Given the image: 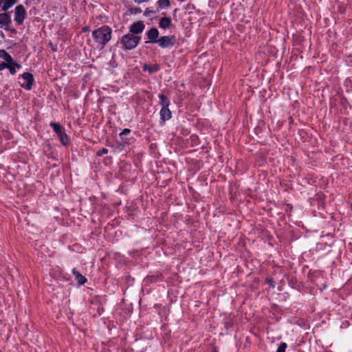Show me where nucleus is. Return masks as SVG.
Instances as JSON below:
<instances>
[{
    "label": "nucleus",
    "instance_id": "nucleus-17",
    "mask_svg": "<svg viewBox=\"0 0 352 352\" xmlns=\"http://www.w3.org/2000/svg\"><path fill=\"white\" fill-rule=\"evenodd\" d=\"M157 3L161 8H168L170 6V0H158Z\"/></svg>",
    "mask_w": 352,
    "mask_h": 352
},
{
    "label": "nucleus",
    "instance_id": "nucleus-14",
    "mask_svg": "<svg viewBox=\"0 0 352 352\" xmlns=\"http://www.w3.org/2000/svg\"><path fill=\"white\" fill-rule=\"evenodd\" d=\"M0 58H3L8 63H12V58L4 50H0Z\"/></svg>",
    "mask_w": 352,
    "mask_h": 352
},
{
    "label": "nucleus",
    "instance_id": "nucleus-23",
    "mask_svg": "<svg viewBox=\"0 0 352 352\" xmlns=\"http://www.w3.org/2000/svg\"><path fill=\"white\" fill-rule=\"evenodd\" d=\"M149 0H134V1L138 4L140 3H144V2H147Z\"/></svg>",
    "mask_w": 352,
    "mask_h": 352
},
{
    "label": "nucleus",
    "instance_id": "nucleus-6",
    "mask_svg": "<svg viewBox=\"0 0 352 352\" xmlns=\"http://www.w3.org/2000/svg\"><path fill=\"white\" fill-rule=\"evenodd\" d=\"M155 43H157L160 47L166 48L174 45L176 43V38L174 36H164L155 41Z\"/></svg>",
    "mask_w": 352,
    "mask_h": 352
},
{
    "label": "nucleus",
    "instance_id": "nucleus-18",
    "mask_svg": "<svg viewBox=\"0 0 352 352\" xmlns=\"http://www.w3.org/2000/svg\"><path fill=\"white\" fill-rule=\"evenodd\" d=\"M286 348H287V344L285 342H283L279 345L276 352H285Z\"/></svg>",
    "mask_w": 352,
    "mask_h": 352
},
{
    "label": "nucleus",
    "instance_id": "nucleus-22",
    "mask_svg": "<svg viewBox=\"0 0 352 352\" xmlns=\"http://www.w3.org/2000/svg\"><path fill=\"white\" fill-rule=\"evenodd\" d=\"M130 133V130L128 129H124L122 132L120 134V136H122L124 135L129 134Z\"/></svg>",
    "mask_w": 352,
    "mask_h": 352
},
{
    "label": "nucleus",
    "instance_id": "nucleus-12",
    "mask_svg": "<svg viewBox=\"0 0 352 352\" xmlns=\"http://www.w3.org/2000/svg\"><path fill=\"white\" fill-rule=\"evenodd\" d=\"M73 274L75 276L76 280L80 285H83L86 283L87 279L84 276H82L78 271L76 269L73 270Z\"/></svg>",
    "mask_w": 352,
    "mask_h": 352
},
{
    "label": "nucleus",
    "instance_id": "nucleus-10",
    "mask_svg": "<svg viewBox=\"0 0 352 352\" xmlns=\"http://www.w3.org/2000/svg\"><path fill=\"white\" fill-rule=\"evenodd\" d=\"M171 25V19L169 17H162L159 22V26L162 29H167Z\"/></svg>",
    "mask_w": 352,
    "mask_h": 352
},
{
    "label": "nucleus",
    "instance_id": "nucleus-7",
    "mask_svg": "<svg viewBox=\"0 0 352 352\" xmlns=\"http://www.w3.org/2000/svg\"><path fill=\"white\" fill-rule=\"evenodd\" d=\"M12 22L11 16L9 12L6 11L0 14V28H4L6 30L10 29V25Z\"/></svg>",
    "mask_w": 352,
    "mask_h": 352
},
{
    "label": "nucleus",
    "instance_id": "nucleus-24",
    "mask_svg": "<svg viewBox=\"0 0 352 352\" xmlns=\"http://www.w3.org/2000/svg\"><path fill=\"white\" fill-rule=\"evenodd\" d=\"M89 27H87V26H86V27H84V28H82V31H83V32L89 31Z\"/></svg>",
    "mask_w": 352,
    "mask_h": 352
},
{
    "label": "nucleus",
    "instance_id": "nucleus-1",
    "mask_svg": "<svg viewBox=\"0 0 352 352\" xmlns=\"http://www.w3.org/2000/svg\"><path fill=\"white\" fill-rule=\"evenodd\" d=\"M92 36L97 43L104 46L111 38V29L107 25H103L94 30Z\"/></svg>",
    "mask_w": 352,
    "mask_h": 352
},
{
    "label": "nucleus",
    "instance_id": "nucleus-4",
    "mask_svg": "<svg viewBox=\"0 0 352 352\" xmlns=\"http://www.w3.org/2000/svg\"><path fill=\"white\" fill-rule=\"evenodd\" d=\"M27 16L26 10L23 5H19L14 10V21L18 25H21Z\"/></svg>",
    "mask_w": 352,
    "mask_h": 352
},
{
    "label": "nucleus",
    "instance_id": "nucleus-11",
    "mask_svg": "<svg viewBox=\"0 0 352 352\" xmlns=\"http://www.w3.org/2000/svg\"><path fill=\"white\" fill-rule=\"evenodd\" d=\"M159 32L158 30L153 28H151L148 32L147 36L148 38L151 40V42L155 43V41H157V38L158 37Z\"/></svg>",
    "mask_w": 352,
    "mask_h": 352
},
{
    "label": "nucleus",
    "instance_id": "nucleus-2",
    "mask_svg": "<svg viewBox=\"0 0 352 352\" xmlns=\"http://www.w3.org/2000/svg\"><path fill=\"white\" fill-rule=\"evenodd\" d=\"M140 39V36H135L133 34H127L122 37L120 43L123 49L132 50L138 45Z\"/></svg>",
    "mask_w": 352,
    "mask_h": 352
},
{
    "label": "nucleus",
    "instance_id": "nucleus-16",
    "mask_svg": "<svg viewBox=\"0 0 352 352\" xmlns=\"http://www.w3.org/2000/svg\"><path fill=\"white\" fill-rule=\"evenodd\" d=\"M21 65L18 63H13V60L12 61V63H8V68L10 70V72L11 74H14L16 73V68H20Z\"/></svg>",
    "mask_w": 352,
    "mask_h": 352
},
{
    "label": "nucleus",
    "instance_id": "nucleus-15",
    "mask_svg": "<svg viewBox=\"0 0 352 352\" xmlns=\"http://www.w3.org/2000/svg\"><path fill=\"white\" fill-rule=\"evenodd\" d=\"M160 103L162 105V107H168L170 104V102L168 99L164 95V94H160Z\"/></svg>",
    "mask_w": 352,
    "mask_h": 352
},
{
    "label": "nucleus",
    "instance_id": "nucleus-19",
    "mask_svg": "<svg viewBox=\"0 0 352 352\" xmlns=\"http://www.w3.org/2000/svg\"><path fill=\"white\" fill-rule=\"evenodd\" d=\"M144 69L148 70L150 73H153L157 70V67H149V66L145 65L144 66Z\"/></svg>",
    "mask_w": 352,
    "mask_h": 352
},
{
    "label": "nucleus",
    "instance_id": "nucleus-21",
    "mask_svg": "<svg viewBox=\"0 0 352 352\" xmlns=\"http://www.w3.org/2000/svg\"><path fill=\"white\" fill-rule=\"evenodd\" d=\"M8 63L7 62H6V63H1L0 64V71L3 70L5 68H8Z\"/></svg>",
    "mask_w": 352,
    "mask_h": 352
},
{
    "label": "nucleus",
    "instance_id": "nucleus-3",
    "mask_svg": "<svg viewBox=\"0 0 352 352\" xmlns=\"http://www.w3.org/2000/svg\"><path fill=\"white\" fill-rule=\"evenodd\" d=\"M50 126H52L56 133L58 135L60 142L63 145H67L69 143V138L65 133V129L58 123L50 122Z\"/></svg>",
    "mask_w": 352,
    "mask_h": 352
},
{
    "label": "nucleus",
    "instance_id": "nucleus-20",
    "mask_svg": "<svg viewBox=\"0 0 352 352\" xmlns=\"http://www.w3.org/2000/svg\"><path fill=\"white\" fill-rule=\"evenodd\" d=\"M108 153V149L107 148H103L102 150L99 151L98 153H97V155L98 156H101L103 154H106Z\"/></svg>",
    "mask_w": 352,
    "mask_h": 352
},
{
    "label": "nucleus",
    "instance_id": "nucleus-8",
    "mask_svg": "<svg viewBox=\"0 0 352 352\" xmlns=\"http://www.w3.org/2000/svg\"><path fill=\"white\" fill-rule=\"evenodd\" d=\"M144 28V25L142 21H138L133 23L130 27V32L133 34H140Z\"/></svg>",
    "mask_w": 352,
    "mask_h": 352
},
{
    "label": "nucleus",
    "instance_id": "nucleus-13",
    "mask_svg": "<svg viewBox=\"0 0 352 352\" xmlns=\"http://www.w3.org/2000/svg\"><path fill=\"white\" fill-rule=\"evenodd\" d=\"M17 0H4L2 10L6 12L9 8H10L14 3H16Z\"/></svg>",
    "mask_w": 352,
    "mask_h": 352
},
{
    "label": "nucleus",
    "instance_id": "nucleus-25",
    "mask_svg": "<svg viewBox=\"0 0 352 352\" xmlns=\"http://www.w3.org/2000/svg\"><path fill=\"white\" fill-rule=\"evenodd\" d=\"M3 2H4V0H0V8L1 7L3 8Z\"/></svg>",
    "mask_w": 352,
    "mask_h": 352
},
{
    "label": "nucleus",
    "instance_id": "nucleus-26",
    "mask_svg": "<svg viewBox=\"0 0 352 352\" xmlns=\"http://www.w3.org/2000/svg\"><path fill=\"white\" fill-rule=\"evenodd\" d=\"M138 10L136 8L132 12L135 14L138 12Z\"/></svg>",
    "mask_w": 352,
    "mask_h": 352
},
{
    "label": "nucleus",
    "instance_id": "nucleus-5",
    "mask_svg": "<svg viewBox=\"0 0 352 352\" xmlns=\"http://www.w3.org/2000/svg\"><path fill=\"white\" fill-rule=\"evenodd\" d=\"M33 81V76L29 72H25L22 74L19 83L22 87L30 90L32 88Z\"/></svg>",
    "mask_w": 352,
    "mask_h": 352
},
{
    "label": "nucleus",
    "instance_id": "nucleus-9",
    "mask_svg": "<svg viewBox=\"0 0 352 352\" xmlns=\"http://www.w3.org/2000/svg\"><path fill=\"white\" fill-rule=\"evenodd\" d=\"M160 117L164 121L168 120L171 118V112L168 107H162L160 111Z\"/></svg>",
    "mask_w": 352,
    "mask_h": 352
}]
</instances>
